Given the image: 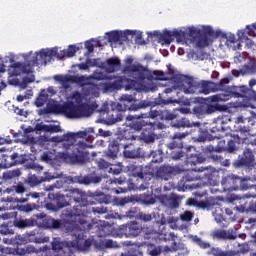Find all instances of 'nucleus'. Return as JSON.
Listing matches in <instances>:
<instances>
[{"label":"nucleus","mask_w":256,"mask_h":256,"mask_svg":"<svg viewBox=\"0 0 256 256\" xmlns=\"http://www.w3.org/2000/svg\"><path fill=\"white\" fill-rule=\"evenodd\" d=\"M77 138L93 141V136L85 131L67 132L61 136L57 135L51 138L52 143H62L63 153L61 157L66 163L71 165H85L87 161V152L85 149L93 147L83 141L77 143Z\"/></svg>","instance_id":"nucleus-1"},{"label":"nucleus","mask_w":256,"mask_h":256,"mask_svg":"<svg viewBox=\"0 0 256 256\" xmlns=\"http://www.w3.org/2000/svg\"><path fill=\"white\" fill-rule=\"evenodd\" d=\"M66 197L69 198V201L77 203V205L73 206L72 209H66L63 211L62 215L64 219L74 222L82 221V225H85V219H89V215H91V210L88 208L89 205H95L96 203H99L100 205H103V203L105 205L109 204L107 195L100 193L91 198L79 189L68 190Z\"/></svg>","instance_id":"nucleus-2"},{"label":"nucleus","mask_w":256,"mask_h":256,"mask_svg":"<svg viewBox=\"0 0 256 256\" xmlns=\"http://www.w3.org/2000/svg\"><path fill=\"white\" fill-rule=\"evenodd\" d=\"M125 63L126 66L123 68V73L130 75L134 80L120 76L113 83L104 84L106 91H109V89H125V91H131V89H135V83H143L147 79L149 69L141 64H133V58L131 57L126 58Z\"/></svg>","instance_id":"nucleus-3"},{"label":"nucleus","mask_w":256,"mask_h":256,"mask_svg":"<svg viewBox=\"0 0 256 256\" xmlns=\"http://www.w3.org/2000/svg\"><path fill=\"white\" fill-rule=\"evenodd\" d=\"M85 224H83L82 220L76 221L77 227L73 230V237H75V245L79 249H89L91 245H93V240L91 238H87L85 234L87 231H92V233H96L97 237H107V235H111V231H109V225L105 223V221H96L89 222V219H85Z\"/></svg>","instance_id":"nucleus-4"},{"label":"nucleus","mask_w":256,"mask_h":256,"mask_svg":"<svg viewBox=\"0 0 256 256\" xmlns=\"http://www.w3.org/2000/svg\"><path fill=\"white\" fill-rule=\"evenodd\" d=\"M171 81L174 83V86L180 91H183L185 95H193L197 92L199 87H201L200 93H204V95H209V93H211V85L209 82L203 81L202 83H199L195 81L193 77L185 74H174L171 77Z\"/></svg>","instance_id":"nucleus-5"},{"label":"nucleus","mask_w":256,"mask_h":256,"mask_svg":"<svg viewBox=\"0 0 256 256\" xmlns=\"http://www.w3.org/2000/svg\"><path fill=\"white\" fill-rule=\"evenodd\" d=\"M228 89L229 91H226L225 93L209 96L206 98V101L208 103H219L221 101H229V99L232 97H235L236 99H243L244 97H247L249 93H251V89L245 85L232 86Z\"/></svg>","instance_id":"nucleus-6"},{"label":"nucleus","mask_w":256,"mask_h":256,"mask_svg":"<svg viewBox=\"0 0 256 256\" xmlns=\"http://www.w3.org/2000/svg\"><path fill=\"white\" fill-rule=\"evenodd\" d=\"M135 139H137V136L133 132L125 130L123 134H120L109 143L107 150L104 152L105 157L112 160L117 159L119 150L125 145V141H135Z\"/></svg>","instance_id":"nucleus-7"},{"label":"nucleus","mask_w":256,"mask_h":256,"mask_svg":"<svg viewBox=\"0 0 256 256\" xmlns=\"http://www.w3.org/2000/svg\"><path fill=\"white\" fill-rule=\"evenodd\" d=\"M215 174H217V170L211 166L194 168L185 174V176L183 177V181L187 183L204 179L205 181H208L210 185H213Z\"/></svg>","instance_id":"nucleus-8"},{"label":"nucleus","mask_w":256,"mask_h":256,"mask_svg":"<svg viewBox=\"0 0 256 256\" xmlns=\"http://www.w3.org/2000/svg\"><path fill=\"white\" fill-rule=\"evenodd\" d=\"M127 121H133V119H159L160 121H173L177 119V115L171 110H150L148 113H140L136 115H128Z\"/></svg>","instance_id":"nucleus-9"},{"label":"nucleus","mask_w":256,"mask_h":256,"mask_svg":"<svg viewBox=\"0 0 256 256\" xmlns=\"http://www.w3.org/2000/svg\"><path fill=\"white\" fill-rule=\"evenodd\" d=\"M189 135V132H176L172 136V142L167 144L168 149L171 151L170 157L173 161H179V159L185 157L183 152V139Z\"/></svg>","instance_id":"nucleus-10"},{"label":"nucleus","mask_w":256,"mask_h":256,"mask_svg":"<svg viewBox=\"0 0 256 256\" xmlns=\"http://www.w3.org/2000/svg\"><path fill=\"white\" fill-rule=\"evenodd\" d=\"M35 65H39V59L37 56H33L31 60H28V63L15 62L9 68V75L11 77H19V75H29V73H33L31 67H35Z\"/></svg>","instance_id":"nucleus-11"},{"label":"nucleus","mask_w":256,"mask_h":256,"mask_svg":"<svg viewBox=\"0 0 256 256\" xmlns=\"http://www.w3.org/2000/svg\"><path fill=\"white\" fill-rule=\"evenodd\" d=\"M241 183V177L235 174H228L222 177L221 185L223 191L231 193V191H239V185Z\"/></svg>","instance_id":"nucleus-12"},{"label":"nucleus","mask_w":256,"mask_h":256,"mask_svg":"<svg viewBox=\"0 0 256 256\" xmlns=\"http://www.w3.org/2000/svg\"><path fill=\"white\" fill-rule=\"evenodd\" d=\"M54 111L63 113L69 119H79V108L78 105L73 102H67L64 105H55Z\"/></svg>","instance_id":"nucleus-13"},{"label":"nucleus","mask_w":256,"mask_h":256,"mask_svg":"<svg viewBox=\"0 0 256 256\" xmlns=\"http://www.w3.org/2000/svg\"><path fill=\"white\" fill-rule=\"evenodd\" d=\"M193 114L198 117V119H203L206 115H212L216 111H219V106L207 103H200L194 106L192 109Z\"/></svg>","instance_id":"nucleus-14"},{"label":"nucleus","mask_w":256,"mask_h":256,"mask_svg":"<svg viewBox=\"0 0 256 256\" xmlns=\"http://www.w3.org/2000/svg\"><path fill=\"white\" fill-rule=\"evenodd\" d=\"M142 231L143 228L137 222H130L120 226V233L121 235H125V237H138Z\"/></svg>","instance_id":"nucleus-15"},{"label":"nucleus","mask_w":256,"mask_h":256,"mask_svg":"<svg viewBox=\"0 0 256 256\" xmlns=\"http://www.w3.org/2000/svg\"><path fill=\"white\" fill-rule=\"evenodd\" d=\"M253 153L255 152L251 148H246L243 152V157L234 163L235 167H254L255 155Z\"/></svg>","instance_id":"nucleus-16"},{"label":"nucleus","mask_w":256,"mask_h":256,"mask_svg":"<svg viewBox=\"0 0 256 256\" xmlns=\"http://www.w3.org/2000/svg\"><path fill=\"white\" fill-rule=\"evenodd\" d=\"M119 101L121 103H117L113 110L123 115L125 111H131V104L135 101V98H133V95L124 94L120 97Z\"/></svg>","instance_id":"nucleus-17"},{"label":"nucleus","mask_w":256,"mask_h":256,"mask_svg":"<svg viewBox=\"0 0 256 256\" xmlns=\"http://www.w3.org/2000/svg\"><path fill=\"white\" fill-rule=\"evenodd\" d=\"M124 151L123 155L125 159H139L141 157V148L135 146L134 144H127L124 141L123 145Z\"/></svg>","instance_id":"nucleus-18"},{"label":"nucleus","mask_w":256,"mask_h":256,"mask_svg":"<svg viewBox=\"0 0 256 256\" xmlns=\"http://www.w3.org/2000/svg\"><path fill=\"white\" fill-rule=\"evenodd\" d=\"M101 181H103V177L94 174L74 177V183H79L80 185H91V183L97 184L101 183Z\"/></svg>","instance_id":"nucleus-19"},{"label":"nucleus","mask_w":256,"mask_h":256,"mask_svg":"<svg viewBox=\"0 0 256 256\" xmlns=\"http://www.w3.org/2000/svg\"><path fill=\"white\" fill-rule=\"evenodd\" d=\"M143 119L144 118H133L132 120H128L132 121L130 124L131 129H134V131H142V129L143 131H147V129H149L151 131L153 128V123Z\"/></svg>","instance_id":"nucleus-20"},{"label":"nucleus","mask_w":256,"mask_h":256,"mask_svg":"<svg viewBox=\"0 0 256 256\" xmlns=\"http://www.w3.org/2000/svg\"><path fill=\"white\" fill-rule=\"evenodd\" d=\"M52 219L51 216H47L45 213L36 214L34 215V225L42 229H50Z\"/></svg>","instance_id":"nucleus-21"},{"label":"nucleus","mask_w":256,"mask_h":256,"mask_svg":"<svg viewBox=\"0 0 256 256\" xmlns=\"http://www.w3.org/2000/svg\"><path fill=\"white\" fill-rule=\"evenodd\" d=\"M211 237L212 239H217L218 241H233L235 239H237L236 235H233L232 233L227 232L226 230H214L211 233Z\"/></svg>","instance_id":"nucleus-22"},{"label":"nucleus","mask_w":256,"mask_h":256,"mask_svg":"<svg viewBox=\"0 0 256 256\" xmlns=\"http://www.w3.org/2000/svg\"><path fill=\"white\" fill-rule=\"evenodd\" d=\"M173 175V167L171 166H161L155 172L156 179H161V181H169Z\"/></svg>","instance_id":"nucleus-23"},{"label":"nucleus","mask_w":256,"mask_h":256,"mask_svg":"<svg viewBox=\"0 0 256 256\" xmlns=\"http://www.w3.org/2000/svg\"><path fill=\"white\" fill-rule=\"evenodd\" d=\"M53 179V176L49 174L48 172H44V176H41L40 178L31 175L27 178V183L30 185V187H37V185H40V183H45V181H51Z\"/></svg>","instance_id":"nucleus-24"},{"label":"nucleus","mask_w":256,"mask_h":256,"mask_svg":"<svg viewBox=\"0 0 256 256\" xmlns=\"http://www.w3.org/2000/svg\"><path fill=\"white\" fill-rule=\"evenodd\" d=\"M121 68V60L119 58H109L106 60L107 73H115Z\"/></svg>","instance_id":"nucleus-25"},{"label":"nucleus","mask_w":256,"mask_h":256,"mask_svg":"<svg viewBox=\"0 0 256 256\" xmlns=\"http://www.w3.org/2000/svg\"><path fill=\"white\" fill-rule=\"evenodd\" d=\"M246 138L241 139L239 135H233L232 140L228 141V144L226 146V152L227 153H235L237 151V145L241 144V141H245Z\"/></svg>","instance_id":"nucleus-26"},{"label":"nucleus","mask_w":256,"mask_h":256,"mask_svg":"<svg viewBox=\"0 0 256 256\" xmlns=\"http://www.w3.org/2000/svg\"><path fill=\"white\" fill-rule=\"evenodd\" d=\"M93 115V107L88 103H82L78 105V119L81 117H91Z\"/></svg>","instance_id":"nucleus-27"},{"label":"nucleus","mask_w":256,"mask_h":256,"mask_svg":"<svg viewBox=\"0 0 256 256\" xmlns=\"http://www.w3.org/2000/svg\"><path fill=\"white\" fill-rule=\"evenodd\" d=\"M53 199L56 201V206L58 209H63L65 207H69L71 205L70 201L67 200V196L63 194H52Z\"/></svg>","instance_id":"nucleus-28"},{"label":"nucleus","mask_w":256,"mask_h":256,"mask_svg":"<svg viewBox=\"0 0 256 256\" xmlns=\"http://www.w3.org/2000/svg\"><path fill=\"white\" fill-rule=\"evenodd\" d=\"M28 240L31 243H38V244L49 243V236H44L42 234H39V232L36 233L35 231H32L29 233Z\"/></svg>","instance_id":"nucleus-29"},{"label":"nucleus","mask_w":256,"mask_h":256,"mask_svg":"<svg viewBox=\"0 0 256 256\" xmlns=\"http://www.w3.org/2000/svg\"><path fill=\"white\" fill-rule=\"evenodd\" d=\"M211 133H217L213 137L214 139H223L225 137V127H223V120L218 119L217 125L211 128Z\"/></svg>","instance_id":"nucleus-30"},{"label":"nucleus","mask_w":256,"mask_h":256,"mask_svg":"<svg viewBox=\"0 0 256 256\" xmlns=\"http://www.w3.org/2000/svg\"><path fill=\"white\" fill-rule=\"evenodd\" d=\"M6 193H16V195H23V193H27V188L23 182H18L15 185L7 188Z\"/></svg>","instance_id":"nucleus-31"},{"label":"nucleus","mask_w":256,"mask_h":256,"mask_svg":"<svg viewBox=\"0 0 256 256\" xmlns=\"http://www.w3.org/2000/svg\"><path fill=\"white\" fill-rule=\"evenodd\" d=\"M125 115L119 113V111L112 109V111L108 112V122L111 125L114 123H119L124 119Z\"/></svg>","instance_id":"nucleus-32"},{"label":"nucleus","mask_w":256,"mask_h":256,"mask_svg":"<svg viewBox=\"0 0 256 256\" xmlns=\"http://www.w3.org/2000/svg\"><path fill=\"white\" fill-rule=\"evenodd\" d=\"M128 171H130L132 177H138V179H144L145 174H143V166H137L130 164L128 166Z\"/></svg>","instance_id":"nucleus-33"},{"label":"nucleus","mask_w":256,"mask_h":256,"mask_svg":"<svg viewBox=\"0 0 256 256\" xmlns=\"http://www.w3.org/2000/svg\"><path fill=\"white\" fill-rule=\"evenodd\" d=\"M78 50L79 48H77V46L70 45L67 50L60 51V55L58 54V59H65V57H75V53H77Z\"/></svg>","instance_id":"nucleus-34"},{"label":"nucleus","mask_w":256,"mask_h":256,"mask_svg":"<svg viewBox=\"0 0 256 256\" xmlns=\"http://www.w3.org/2000/svg\"><path fill=\"white\" fill-rule=\"evenodd\" d=\"M15 227L18 229H25V227H35V219L17 220L14 222Z\"/></svg>","instance_id":"nucleus-35"},{"label":"nucleus","mask_w":256,"mask_h":256,"mask_svg":"<svg viewBox=\"0 0 256 256\" xmlns=\"http://www.w3.org/2000/svg\"><path fill=\"white\" fill-rule=\"evenodd\" d=\"M38 131H45L46 133H61L63 131L59 125H41L37 128Z\"/></svg>","instance_id":"nucleus-36"},{"label":"nucleus","mask_w":256,"mask_h":256,"mask_svg":"<svg viewBox=\"0 0 256 256\" xmlns=\"http://www.w3.org/2000/svg\"><path fill=\"white\" fill-rule=\"evenodd\" d=\"M21 175V170H9L3 173L2 179L4 181H12V179H17Z\"/></svg>","instance_id":"nucleus-37"},{"label":"nucleus","mask_w":256,"mask_h":256,"mask_svg":"<svg viewBox=\"0 0 256 256\" xmlns=\"http://www.w3.org/2000/svg\"><path fill=\"white\" fill-rule=\"evenodd\" d=\"M54 80L58 81V83H61L64 89H69V84L67 83H70L71 75H55Z\"/></svg>","instance_id":"nucleus-38"},{"label":"nucleus","mask_w":256,"mask_h":256,"mask_svg":"<svg viewBox=\"0 0 256 256\" xmlns=\"http://www.w3.org/2000/svg\"><path fill=\"white\" fill-rule=\"evenodd\" d=\"M230 81L229 78L221 79L218 83H215V89H217V91H224L223 93L229 91L230 88L227 87V85H229Z\"/></svg>","instance_id":"nucleus-39"},{"label":"nucleus","mask_w":256,"mask_h":256,"mask_svg":"<svg viewBox=\"0 0 256 256\" xmlns=\"http://www.w3.org/2000/svg\"><path fill=\"white\" fill-rule=\"evenodd\" d=\"M211 43V38H209L207 35H203L202 33L198 36V40L196 42L197 47L204 48L209 47V44Z\"/></svg>","instance_id":"nucleus-40"},{"label":"nucleus","mask_w":256,"mask_h":256,"mask_svg":"<svg viewBox=\"0 0 256 256\" xmlns=\"http://www.w3.org/2000/svg\"><path fill=\"white\" fill-rule=\"evenodd\" d=\"M216 203L215 198H209L205 201L198 202V207L201 209H211V207H215Z\"/></svg>","instance_id":"nucleus-41"},{"label":"nucleus","mask_w":256,"mask_h":256,"mask_svg":"<svg viewBox=\"0 0 256 256\" xmlns=\"http://www.w3.org/2000/svg\"><path fill=\"white\" fill-rule=\"evenodd\" d=\"M119 33L120 31L117 30L106 33L109 43H119L121 41V34Z\"/></svg>","instance_id":"nucleus-42"},{"label":"nucleus","mask_w":256,"mask_h":256,"mask_svg":"<svg viewBox=\"0 0 256 256\" xmlns=\"http://www.w3.org/2000/svg\"><path fill=\"white\" fill-rule=\"evenodd\" d=\"M173 37V31L166 30L162 33L160 41H162L166 45H171Z\"/></svg>","instance_id":"nucleus-43"},{"label":"nucleus","mask_w":256,"mask_h":256,"mask_svg":"<svg viewBox=\"0 0 256 256\" xmlns=\"http://www.w3.org/2000/svg\"><path fill=\"white\" fill-rule=\"evenodd\" d=\"M51 245L53 251H63V247H65V243L61 241V238H53Z\"/></svg>","instance_id":"nucleus-44"},{"label":"nucleus","mask_w":256,"mask_h":256,"mask_svg":"<svg viewBox=\"0 0 256 256\" xmlns=\"http://www.w3.org/2000/svg\"><path fill=\"white\" fill-rule=\"evenodd\" d=\"M140 213L141 211L139 210V208L133 207L126 212V217L128 219H139Z\"/></svg>","instance_id":"nucleus-45"},{"label":"nucleus","mask_w":256,"mask_h":256,"mask_svg":"<svg viewBox=\"0 0 256 256\" xmlns=\"http://www.w3.org/2000/svg\"><path fill=\"white\" fill-rule=\"evenodd\" d=\"M18 255H29L31 253H37V248H35L34 246L28 245L23 249H18L17 251Z\"/></svg>","instance_id":"nucleus-46"},{"label":"nucleus","mask_w":256,"mask_h":256,"mask_svg":"<svg viewBox=\"0 0 256 256\" xmlns=\"http://www.w3.org/2000/svg\"><path fill=\"white\" fill-rule=\"evenodd\" d=\"M71 99L75 101L76 105H82L85 96L81 92L75 91L72 93Z\"/></svg>","instance_id":"nucleus-47"},{"label":"nucleus","mask_w":256,"mask_h":256,"mask_svg":"<svg viewBox=\"0 0 256 256\" xmlns=\"http://www.w3.org/2000/svg\"><path fill=\"white\" fill-rule=\"evenodd\" d=\"M141 139L145 143H155V135L151 133V131H148V133H145V131L141 134Z\"/></svg>","instance_id":"nucleus-48"},{"label":"nucleus","mask_w":256,"mask_h":256,"mask_svg":"<svg viewBox=\"0 0 256 256\" xmlns=\"http://www.w3.org/2000/svg\"><path fill=\"white\" fill-rule=\"evenodd\" d=\"M173 37H175L178 43H181V41H185V39H187V32L181 30H174Z\"/></svg>","instance_id":"nucleus-49"},{"label":"nucleus","mask_w":256,"mask_h":256,"mask_svg":"<svg viewBox=\"0 0 256 256\" xmlns=\"http://www.w3.org/2000/svg\"><path fill=\"white\" fill-rule=\"evenodd\" d=\"M140 201L144 205H154L155 203V198L149 194H144L140 196Z\"/></svg>","instance_id":"nucleus-50"},{"label":"nucleus","mask_w":256,"mask_h":256,"mask_svg":"<svg viewBox=\"0 0 256 256\" xmlns=\"http://www.w3.org/2000/svg\"><path fill=\"white\" fill-rule=\"evenodd\" d=\"M106 183H108V185H123L125 183H127V178L120 176L119 178H110L106 181Z\"/></svg>","instance_id":"nucleus-51"},{"label":"nucleus","mask_w":256,"mask_h":256,"mask_svg":"<svg viewBox=\"0 0 256 256\" xmlns=\"http://www.w3.org/2000/svg\"><path fill=\"white\" fill-rule=\"evenodd\" d=\"M36 208V204L18 205V211H22L23 213H31V211H34Z\"/></svg>","instance_id":"nucleus-52"},{"label":"nucleus","mask_w":256,"mask_h":256,"mask_svg":"<svg viewBox=\"0 0 256 256\" xmlns=\"http://www.w3.org/2000/svg\"><path fill=\"white\" fill-rule=\"evenodd\" d=\"M151 105L150 102L141 101L139 104H131V111H139V109H147Z\"/></svg>","instance_id":"nucleus-53"},{"label":"nucleus","mask_w":256,"mask_h":256,"mask_svg":"<svg viewBox=\"0 0 256 256\" xmlns=\"http://www.w3.org/2000/svg\"><path fill=\"white\" fill-rule=\"evenodd\" d=\"M119 35H120L119 43H123L125 41H129V35H132V37H133V35H135V31H133V30H126L124 32L120 31Z\"/></svg>","instance_id":"nucleus-54"},{"label":"nucleus","mask_w":256,"mask_h":256,"mask_svg":"<svg viewBox=\"0 0 256 256\" xmlns=\"http://www.w3.org/2000/svg\"><path fill=\"white\" fill-rule=\"evenodd\" d=\"M194 213L186 210L183 214L180 215L181 221H185L186 223H189V221H193Z\"/></svg>","instance_id":"nucleus-55"},{"label":"nucleus","mask_w":256,"mask_h":256,"mask_svg":"<svg viewBox=\"0 0 256 256\" xmlns=\"http://www.w3.org/2000/svg\"><path fill=\"white\" fill-rule=\"evenodd\" d=\"M194 243L197 244L198 247H201V249H209V247H211V244L203 241L201 238H199L198 236H195L193 238Z\"/></svg>","instance_id":"nucleus-56"},{"label":"nucleus","mask_w":256,"mask_h":256,"mask_svg":"<svg viewBox=\"0 0 256 256\" xmlns=\"http://www.w3.org/2000/svg\"><path fill=\"white\" fill-rule=\"evenodd\" d=\"M202 30L201 29H197L195 27H191L188 29V35L189 37H192V39H197V37H199V35H201Z\"/></svg>","instance_id":"nucleus-57"},{"label":"nucleus","mask_w":256,"mask_h":256,"mask_svg":"<svg viewBox=\"0 0 256 256\" xmlns=\"http://www.w3.org/2000/svg\"><path fill=\"white\" fill-rule=\"evenodd\" d=\"M121 256H143V252L139 248H131L128 252L122 253Z\"/></svg>","instance_id":"nucleus-58"},{"label":"nucleus","mask_w":256,"mask_h":256,"mask_svg":"<svg viewBox=\"0 0 256 256\" xmlns=\"http://www.w3.org/2000/svg\"><path fill=\"white\" fill-rule=\"evenodd\" d=\"M197 163H203V160L197 154L187 159V165H197Z\"/></svg>","instance_id":"nucleus-59"},{"label":"nucleus","mask_w":256,"mask_h":256,"mask_svg":"<svg viewBox=\"0 0 256 256\" xmlns=\"http://www.w3.org/2000/svg\"><path fill=\"white\" fill-rule=\"evenodd\" d=\"M202 35H206V37H215L217 34L211 26H205L202 30Z\"/></svg>","instance_id":"nucleus-60"},{"label":"nucleus","mask_w":256,"mask_h":256,"mask_svg":"<svg viewBox=\"0 0 256 256\" xmlns=\"http://www.w3.org/2000/svg\"><path fill=\"white\" fill-rule=\"evenodd\" d=\"M35 82V76H31V77H24L22 79V83L20 84L21 89H27V85H29V83H34Z\"/></svg>","instance_id":"nucleus-61"},{"label":"nucleus","mask_w":256,"mask_h":256,"mask_svg":"<svg viewBox=\"0 0 256 256\" xmlns=\"http://www.w3.org/2000/svg\"><path fill=\"white\" fill-rule=\"evenodd\" d=\"M62 227H63V222L61 220L52 218L49 229H61Z\"/></svg>","instance_id":"nucleus-62"},{"label":"nucleus","mask_w":256,"mask_h":256,"mask_svg":"<svg viewBox=\"0 0 256 256\" xmlns=\"http://www.w3.org/2000/svg\"><path fill=\"white\" fill-rule=\"evenodd\" d=\"M255 29H256L255 24L246 26L247 37H256Z\"/></svg>","instance_id":"nucleus-63"},{"label":"nucleus","mask_w":256,"mask_h":256,"mask_svg":"<svg viewBox=\"0 0 256 256\" xmlns=\"http://www.w3.org/2000/svg\"><path fill=\"white\" fill-rule=\"evenodd\" d=\"M210 253L213 256H227V255H229L227 252H225V251H223V250H221L219 248H212L210 250Z\"/></svg>","instance_id":"nucleus-64"}]
</instances>
